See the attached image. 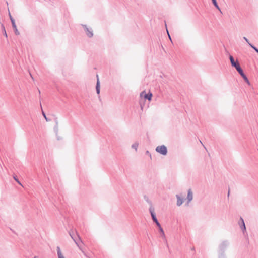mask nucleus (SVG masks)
<instances>
[{
    "label": "nucleus",
    "mask_w": 258,
    "mask_h": 258,
    "mask_svg": "<svg viewBox=\"0 0 258 258\" xmlns=\"http://www.w3.org/2000/svg\"><path fill=\"white\" fill-rule=\"evenodd\" d=\"M167 31H168V30H167ZM167 33H168V32H167ZM168 36H169V38L171 39V37H170V35H169V33H168Z\"/></svg>",
    "instance_id": "5701e85b"
},
{
    "label": "nucleus",
    "mask_w": 258,
    "mask_h": 258,
    "mask_svg": "<svg viewBox=\"0 0 258 258\" xmlns=\"http://www.w3.org/2000/svg\"><path fill=\"white\" fill-rule=\"evenodd\" d=\"M192 192L190 189H189L188 191V195H187V200H188V203H189L192 199Z\"/></svg>",
    "instance_id": "423d86ee"
},
{
    "label": "nucleus",
    "mask_w": 258,
    "mask_h": 258,
    "mask_svg": "<svg viewBox=\"0 0 258 258\" xmlns=\"http://www.w3.org/2000/svg\"><path fill=\"white\" fill-rule=\"evenodd\" d=\"M34 258H38V257H36V256H35Z\"/></svg>",
    "instance_id": "b1692460"
},
{
    "label": "nucleus",
    "mask_w": 258,
    "mask_h": 258,
    "mask_svg": "<svg viewBox=\"0 0 258 258\" xmlns=\"http://www.w3.org/2000/svg\"><path fill=\"white\" fill-rule=\"evenodd\" d=\"M154 222L156 223L157 225L158 226L159 228L161 227L160 224V223L158 222V220H156V221H155Z\"/></svg>",
    "instance_id": "2eb2a0df"
},
{
    "label": "nucleus",
    "mask_w": 258,
    "mask_h": 258,
    "mask_svg": "<svg viewBox=\"0 0 258 258\" xmlns=\"http://www.w3.org/2000/svg\"><path fill=\"white\" fill-rule=\"evenodd\" d=\"M11 20L12 23L13 27L14 29L15 33L17 35H19L20 33L17 28L14 20L12 18H11Z\"/></svg>",
    "instance_id": "20e7f679"
},
{
    "label": "nucleus",
    "mask_w": 258,
    "mask_h": 258,
    "mask_svg": "<svg viewBox=\"0 0 258 258\" xmlns=\"http://www.w3.org/2000/svg\"><path fill=\"white\" fill-rule=\"evenodd\" d=\"M4 35L5 36L7 37V34L6 33V30L4 29Z\"/></svg>",
    "instance_id": "4be33fe9"
},
{
    "label": "nucleus",
    "mask_w": 258,
    "mask_h": 258,
    "mask_svg": "<svg viewBox=\"0 0 258 258\" xmlns=\"http://www.w3.org/2000/svg\"><path fill=\"white\" fill-rule=\"evenodd\" d=\"M14 179L18 183H19L20 185H22L21 182L19 181V180L17 178L14 177Z\"/></svg>",
    "instance_id": "a211bd4d"
},
{
    "label": "nucleus",
    "mask_w": 258,
    "mask_h": 258,
    "mask_svg": "<svg viewBox=\"0 0 258 258\" xmlns=\"http://www.w3.org/2000/svg\"><path fill=\"white\" fill-rule=\"evenodd\" d=\"M212 2H213V4L216 7V8L218 9L219 11H220V9L219 8V6L217 5L216 1V0H212Z\"/></svg>",
    "instance_id": "9b49d317"
},
{
    "label": "nucleus",
    "mask_w": 258,
    "mask_h": 258,
    "mask_svg": "<svg viewBox=\"0 0 258 258\" xmlns=\"http://www.w3.org/2000/svg\"><path fill=\"white\" fill-rule=\"evenodd\" d=\"M42 114H43V116L44 117L45 119H46V120L47 121H48V119L46 117V115H45V114L44 113V112H42Z\"/></svg>",
    "instance_id": "6ab92c4d"
},
{
    "label": "nucleus",
    "mask_w": 258,
    "mask_h": 258,
    "mask_svg": "<svg viewBox=\"0 0 258 258\" xmlns=\"http://www.w3.org/2000/svg\"><path fill=\"white\" fill-rule=\"evenodd\" d=\"M57 254L58 258H65L62 255L61 250L59 247H57Z\"/></svg>",
    "instance_id": "1a4fd4ad"
},
{
    "label": "nucleus",
    "mask_w": 258,
    "mask_h": 258,
    "mask_svg": "<svg viewBox=\"0 0 258 258\" xmlns=\"http://www.w3.org/2000/svg\"><path fill=\"white\" fill-rule=\"evenodd\" d=\"M249 45L253 49L255 50V51L258 53V49L255 47L254 46H253L252 45H251V44H249Z\"/></svg>",
    "instance_id": "ddd939ff"
},
{
    "label": "nucleus",
    "mask_w": 258,
    "mask_h": 258,
    "mask_svg": "<svg viewBox=\"0 0 258 258\" xmlns=\"http://www.w3.org/2000/svg\"><path fill=\"white\" fill-rule=\"evenodd\" d=\"M241 220H242V224H243V229H244V230H245V224H244V222L243 221V220L242 218H241Z\"/></svg>",
    "instance_id": "f3484780"
},
{
    "label": "nucleus",
    "mask_w": 258,
    "mask_h": 258,
    "mask_svg": "<svg viewBox=\"0 0 258 258\" xmlns=\"http://www.w3.org/2000/svg\"><path fill=\"white\" fill-rule=\"evenodd\" d=\"M154 222L156 223L157 225L158 226L159 228L161 227L160 224V223L158 222V220H156V221H155Z\"/></svg>",
    "instance_id": "dca6fc26"
},
{
    "label": "nucleus",
    "mask_w": 258,
    "mask_h": 258,
    "mask_svg": "<svg viewBox=\"0 0 258 258\" xmlns=\"http://www.w3.org/2000/svg\"><path fill=\"white\" fill-rule=\"evenodd\" d=\"M87 31H88V33H87L88 36L89 37H92L93 36V33L89 31V30H87Z\"/></svg>",
    "instance_id": "f8f14e48"
},
{
    "label": "nucleus",
    "mask_w": 258,
    "mask_h": 258,
    "mask_svg": "<svg viewBox=\"0 0 258 258\" xmlns=\"http://www.w3.org/2000/svg\"><path fill=\"white\" fill-rule=\"evenodd\" d=\"M159 229H160V231L163 233V235L164 236V232H163V229L162 228V227H160L159 228Z\"/></svg>",
    "instance_id": "aec40b11"
},
{
    "label": "nucleus",
    "mask_w": 258,
    "mask_h": 258,
    "mask_svg": "<svg viewBox=\"0 0 258 258\" xmlns=\"http://www.w3.org/2000/svg\"><path fill=\"white\" fill-rule=\"evenodd\" d=\"M138 146V144L136 143V144H135L134 145H133L132 146V147H133V148H134L136 149V150H137V149Z\"/></svg>",
    "instance_id": "4468645a"
},
{
    "label": "nucleus",
    "mask_w": 258,
    "mask_h": 258,
    "mask_svg": "<svg viewBox=\"0 0 258 258\" xmlns=\"http://www.w3.org/2000/svg\"><path fill=\"white\" fill-rule=\"evenodd\" d=\"M150 212H151V216L153 219V220L154 221L157 220L154 212L153 211H152L151 210H150Z\"/></svg>",
    "instance_id": "9d476101"
},
{
    "label": "nucleus",
    "mask_w": 258,
    "mask_h": 258,
    "mask_svg": "<svg viewBox=\"0 0 258 258\" xmlns=\"http://www.w3.org/2000/svg\"><path fill=\"white\" fill-rule=\"evenodd\" d=\"M156 151L157 152H158L163 155H166L167 152V148L164 145L158 146L156 149Z\"/></svg>",
    "instance_id": "f03ea898"
},
{
    "label": "nucleus",
    "mask_w": 258,
    "mask_h": 258,
    "mask_svg": "<svg viewBox=\"0 0 258 258\" xmlns=\"http://www.w3.org/2000/svg\"><path fill=\"white\" fill-rule=\"evenodd\" d=\"M97 84H96V91H97V94H99V93H100V83H99V80L98 79V76L97 75Z\"/></svg>",
    "instance_id": "6e6552de"
},
{
    "label": "nucleus",
    "mask_w": 258,
    "mask_h": 258,
    "mask_svg": "<svg viewBox=\"0 0 258 258\" xmlns=\"http://www.w3.org/2000/svg\"><path fill=\"white\" fill-rule=\"evenodd\" d=\"M140 97H143L145 99H148L149 101H150L152 99V94L151 92H149L146 94L145 91H142L140 94Z\"/></svg>",
    "instance_id": "7ed1b4c3"
},
{
    "label": "nucleus",
    "mask_w": 258,
    "mask_h": 258,
    "mask_svg": "<svg viewBox=\"0 0 258 258\" xmlns=\"http://www.w3.org/2000/svg\"><path fill=\"white\" fill-rule=\"evenodd\" d=\"M229 59L232 66L235 67L238 72L242 70V69L241 68L240 64L237 60L235 61L234 59V58L231 55L229 56Z\"/></svg>",
    "instance_id": "f257e3e1"
},
{
    "label": "nucleus",
    "mask_w": 258,
    "mask_h": 258,
    "mask_svg": "<svg viewBox=\"0 0 258 258\" xmlns=\"http://www.w3.org/2000/svg\"><path fill=\"white\" fill-rule=\"evenodd\" d=\"M176 197H177V206H180L183 203V200L178 195H177Z\"/></svg>",
    "instance_id": "0eeeda50"
},
{
    "label": "nucleus",
    "mask_w": 258,
    "mask_h": 258,
    "mask_svg": "<svg viewBox=\"0 0 258 258\" xmlns=\"http://www.w3.org/2000/svg\"><path fill=\"white\" fill-rule=\"evenodd\" d=\"M239 73L240 74V75L243 77V78L244 79V80L245 81V82L248 84L249 85L250 84V82L248 79V78H247V77L245 75V74H244L243 72V70H242L241 71H240Z\"/></svg>",
    "instance_id": "39448f33"
},
{
    "label": "nucleus",
    "mask_w": 258,
    "mask_h": 258,
    "mask_svg": "<svg viewBox=\"0 0 258 258\" xmlns=\"http://www.w3.org/2000/svg\"><path fill=\"white\" fill-rule=\"evenodd\" d=\"M244 40H245V41H246V42H247L249 44H250V43L249 42V41H248V39H247L246 37H244Z\"/></svg>",
    "instance_id": "412c9836"
}]
</instances>
